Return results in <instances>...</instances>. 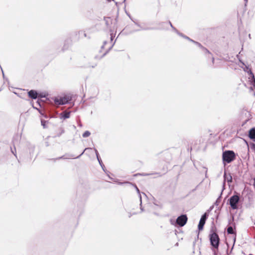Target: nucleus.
Wrapping results in <instances>:
<instances>
[{"mask_svg": "<svg viewBox=\"0 0 255 255\" xmlns=\"http://www.w3.org/2000/svg\"><path fill=\"white\" fill-rule=\"evenodd\" d=\"M245 1H247V0H245Z\"/></svg>", "mask_w": 255, "mask_h": 255, "instance_id": "obj_34", "label": "nucleus"}, {"mask_svg": "<svg viewBox=\"0 0 255 255\" xmlns=\"http://www.w3.org/2000/svg\"><path fill=\"white\" fill-rule=\"evenodd\" d=\"M249 136L251 139H255V128H252L250 130Z\"/></svg>", "mask_w": 255, "mask_h": 255, "instance_id": "obj_11", "label": "nucleus"}, {"mask_svg": "<svg viewBox=\"0 0 255 255\" xmlns=\"http://www.w3.org/2000/svg\"><path fill=\"white\" fill-rule=\"evenodd\" d=\"M107 43V42L106 41H105L104 43V45L102 46V48H103L104 46Z\"/></svg>", "mask_w": 255, "mask_h": 255, "instance_id": "obj_29", "label": "nucleus"}, {"mask_svg": "<svg viewBox=\"0 0 255 255\" xmlns=\"http://www.w3.org/2000/svg\"><path fill=\"white\" fill-rule=\"evenodd\" d=\"M209 240L212 247L215 249L218 250L220 243V238L216 233V228L215 227H212L210 230Z\"/></svg>", "mask_w": 255, "mask_h": 255, "instance_id": "obj_1", "label": "nucleus"}, {"mask_svg": "<svg viewBox=\"0 0 255 255\" xmlns=\"http://www.w3.org/2000/svg\"><path fill=\"white\" fill-rule=\"evenodd\" d=\"M28 96L33 99H36L37 98V93L34 90H30L28 92Z\"/></svg>", "mask_w": 255, "mask_h": 255, "instance_id": "obj_10", "label": "nucleus"}, {"mask_svg": "<svg viewBox=\"0 0 255 255\" xmlns=\"http://www.w3.org/2000/svg\"><path fill=\"white\" fill-rule=\"evenodd\" d=\"M202 49H203V50L204 51H205V52L208 53L209 54H211V53L209 52V51L206 48L203 47Z\"/></svg>", "mask_w": 255, "mask_h": 255, "instance_id": "obj_19", "label": "nucleus"}, {"mask_svg": "<svg viewBox=\"0 0 255 255\" xmlns=\"http://www.w3.org/2000/svg\"><path fill=\"white\" fill-rule=\"evenodd\" d=\"M90 134H91L90 132L87 130L83 133L82 136L83 137H87L89 136Z\"/></svg>", "mask_w": 255, "mask_h": 255, "instance_id": "obj_15", "label": "nucleus"}, {"mask_svg": "<svg viewBox=\"0 0 255 255\" xmlns=\"http://www.w3.org/2000/svg\"><path fill=\"white\" fill-rule=\"evenodd\" d=\"M135 188H136V191H137V193H138V194H140L139 190V189H138V188L137 187V186H135Z\"/></svg>", "mask_w": 255, "mask_h": 255, "instance_id": "obj_25", "label": "nucleus"}, {"mask_svg": "<svg viewBox=\"0 0 255 255\" xmlns=\"http://www.w3.org/2000/svg\"><path fill=\"white\" fill-rule=\"evenodd\" d=\"M94 151H95V153H96V155L97 158H99V157H99V153H98V150H97V149H96V148H94Z\"/></svg>", "mask_w": 255, "mask_h": 255, "instance_id": "obj_20", "label": "nucleus"}, {"mask_svg": "<svg viewBox=\"0 0 255 255\" xmlns=\"http://www.w3.org/2000/svg\"><path fill=\"white\" fill-rule=\"evenodd\" d=\"M193 43H195L197 46H198V47H200L201 49L202 48V47L203 46H202V45L199 42H196L194 40H193V41H192Z\"/></svg>", "mask_w": 255, "mask_h": 255, "instance_id": "obj_18", "label": "nucleus"}, {"mask_svg": "<svg viewBox=\"0 0 255 255\" xmlns=\"http://www.w3.org/2000/svg\"><path fill=\"white\" fill-rule=\"evenodd\" d=\"M223 162L229 163L235 159V153L232 150H227L223 153L222 155Z\"/></svg>", "mask_w": 255, "mask_h": 255, "instance_id": "obj_2", "label": "nucleus"}, {"mask_svg": "<svg viewBox=\"0 0 255 255\" xmlns=\"http://www.w3.org/2000/svg\"><path fill=\"white\" fill-rule=\"evenodd\" d=\"M169 23L170 24V25L171 26V27L173 28V29L175 31V29H176L173 26L172 23H171L170 21L169 22Z\"/></svg>", "mask_w": 255, "mask_h": 255, "instance_id": "obj_23", "label": "nucleus"}, {"mask_svg": "<svg viewBox=\"0 0 255 255\" xmlns=\"http://www.w3.org/2000/svg\"><path fill=\"white\" fill-rule=\"evenodd\" d=\"M41 125L44 128H46V123H47V121H44L43 120H41Z\"/></svg>", "mask_w": 255, "mask_h": 255, "instance_id": "obj_17", "label": "nucleus"}, {"mask_svg": "<svg viewBox=\"0 0 255 255\" xmlns=\"http://www.w3.org/2000/svg\"><path fill=\"white\" fill-rule=\"evenodd\" d=\"M214 58L213 57H212V62L213 63H214Z\"/></svg>", "mask_w": 255, "mask_h": 255, "instance_id": "obj_30", "label": "nucleus"}, {"mask_svg": "<svg viewBox=\"0 0 255 255\" xmlns=\"http://www.w3.org/2000/svg\"><path fill=\"white\" fill-rule=\"evenodd\" d=\"M76 34V35H79V37H80V35L81 34H83L84 37H86L87 36L86 33L84 31H79L77 32Z\"/></svg>", "mask_w": 255, "mask_h": 255, "instance_id": "obj_16", "label": "nucleus"}, {"mask_svg": "<svg viewBox=\"0 0 255 255\" xmlns=\"http://www.w3.org/2000/svg\"><path fill=\"white\" fill-rule=\"evenodd\" d=\"M11 152H12V153L15 155L16 156V154H15V152H16V150H15V148H14V151L11 149Z\"/></svg>", "mask_w": 255, "mask_h": 255, "instance_id": "obj_24", "label": "nucleus"}, {"mask_svg": "<svg viewBox=\"0 0 255 255\" xmlns=\"http://www.w3.org/2000/svg\"><path fill=\"white\" fill-rule=\"evenodd\" d=\"M187 221V216L186 215H182L177 218L176 222L179 226L183 227L186 224Z\"/></svg>", "mask_w": 255, "mask_h": 255, "instance_id": "obj_6", "label": "nucleus"}, {"mask_svg": "<svg viewBox=\"0 0 255 255\" xmlns=\"http://www.w3.org/2000/svg\"><path fill=\"white\" fill-rule=\"evenodd\" d=\"M45 118H47V116H44Z\"/></svg>", "mask_w": 255, "mask_h": 255, "instance_id": "obj_33", "label": "nucleus"}, {"mask_svg": "<svg viewBox=\"0 0 255 255\" xmlns=\"http://www.w3.org/2000/svg\"><path fill=\"white\" fill-rule=\"evenodd\" d=\"M139 198H140V210H141V211H143V209L141 206V197L140 194H139Z\"/></svg>", "mask_w": 255, "mask_h": 255, "instance_id": "obj_22", "label": "nucleus"}, {"mask_svg": "<svg viewBox=\"0 0 255 255\" xmlns=\"http://www.w3.org/2000/svg\"><path fill=\"white\" fill-rule=\"evenodd\" d=\"M227 232L229 234H234L235 233L233 227L231 226H230L227 228Z\"/></svg>", "mask_w": 255, "mask_h": 255, "instance_id": "obj_14", "label": "nucleus"}, {"mask_svg": "<svg viewBox=\"0 0 255 255\" xmlns=\"http://www.w3.org/2000/svg\"><path fill=\"white\" fill-rule=\"evenodd\" d=\"M175 31L176 32V33L177 34H178L179 36L186 39H188V40H189L190 41H193V40L190 39L189 37H188V36H185L183 34L179 32L176 29H175Z\"/></svg>", "mask_w": 255, "mask_h": 255, "instance_id": "obj_12", "label": "nucleus"}, {"mask_svg": "<svg viewBox=\"0 0 255 255\" xmlns=\"http://www.w3.org/2000/svg\"><path fill=\"white\" fill-rule=\"evenodd\" d=\"M72 100L70 96H65L60 98H55L54 103L57 105H63L68 103Z\"/></svg>", "mask_w": 255, "mask_h": 255, "instance_id": "obj_4", "label": "nucleus"}, {"mask_svg": "<svg viewBox=\"0 0 255 255\" xmlns=\"http://www.w3.org/2000/svg\"><path fill=\"white\" fill-rule=\"evenodd\" d=\"M92 150L91 148H86L84 151L77 157H74L73 155H71L69 157H66L65 155L58 157L57 159H69V158H78L80 157L85 151Z\"/></svg>", "mask_w": 255, "mask_h": 255, "instance_id": "obj_8", "label": "nucleus"}, {"mask_svg": "<svg viewBox=\"0 0 255 255\" xmlns=\"http://www.w3.org/2000/svg\"><path fill=\"white\" fill-rule=\"evenodd\" d=\"M142 175L146 176V175H149L150 174H141Z\"/></svg>", "mask_w": 255, "mask_h": 255, "instance_id": "obj_28", "label": "nucleus"}, {"mask_svg": "<svg viewBox=\"0 0 255 255\" xmlns=\"http://www.w3.org/2000/svg\"><path fill=\"white\" fill-rule=\"evenodd\" d=\"M97 159H98L99 163L100 164L101 166H102L103 162H102V161L101 159L100 158V157L97 158Z\"/></svg>", "mask_w": 255, "mask_h": 255, "instance_id": "obj_21", "label": "nucleus"}, {"mask_svg": "<svg viewBox=\"0 0 255 255\" xmlns=\"http://www.w3.org/2000/svg\"><path fill=\"white\" fill-rule=\"evenodd\" d=\"M230 205L233 209H238V204L240 201V197L237 195H234L230 198Z\"/></svg>", "mask_w": 255, "mask_h": 255, "instance_id": "obj_5", "label": "nucleus"}, {"mask_svg": "<svg viewBox=\"0 0 255 255\" xmlns=\"http://www.w3.org/2000/svg\"><path fill=\"white\" fill-rule=\"evenodd\" d=\"M101 167H102V169H103V170H105V169H104L105 166H104V165L103 164V163H102V166H101Z\"/></svg>", "mask_w": 255, "mask_h": 255, "instance_id": "obj_26", "label": "nucleus"}, {"mask_svg": "<svg viewBox=\"0 0 255 255\" xmlns=\"http://www.w3.org/2000/svg\"><path fill=\"white\" fill-rule=\"evenodd\" d=\"M208 214L205 213L201 217L198 226V228L199 230H202L203 228L204 225L205 224L206 220H207Z\"/></svg>", "mask_w": 255, "mask_h": 255, "instance_id": "obj_7", "label": "nucleus"}, {"mask_svg": "<svg viewBox=\"0 0 255 255\" xmlns=\"http://www.w3.org/2000/svg\"><path fill=\"white\" fill-rule=\"evenodd\" d=\"M113 45H114V44L113 45H112V46L110 48V49H111L113 46Z\"/></svg>", "mask_w": 255, "mask_h": 255, "instance_id": "obj_32", "label": "nucleus"}, {"mask_svg": "<svg viewBox=\"0 0 255 255\" xmlns=\"http://www.w3.org/2000/svg\"><path fill=\"white\" fill-rule=\"evenodd\" d=\"M37 110L39 111V112L42 115H43V114L41 113V112L38 109H37Z\"/></svg>", "mask_w": 255, "mask_h": 255, "instance_id": "obj_27", "label": "nucleus"}, {"mask_svg": "<svg viewBox=\"0 0 255 255\" xmlns=\"http://www.w3.org/2000/svg\"><path fill=\"white\" fill-rule=\"evenodd\" d=\"M224 177V181H227L228 183L231 182L232 181V177L230 173L227 174L226 172H225Z\"/></svg>", "mask_w": 255, "mask_h": 255, "instance_id": "obj_9", "label": "nucleus"}, {"mask_svg": "<svg viewBox=\"0 0 255 255\" xmlns=\"http://www.w3.org/2000/svg\"><path fill=\"white\" fill-rule=\"evenodd\" d=\"M111 40H113V35H111Z\"/></svg>", "mask_w": 255, "mask_h": 255, "instance_id": "obj_31", "label": "nucleus"}, {"mask_svg": "<svg viewBox=\"0 0 255 255\" xmlns=\"http://www.w3.org/2000/svg\"><path fill=\"white\" fill-rule=\"evenodd\" d=\"M70 112H66V111H65L64 112L62 115V117L65 119H68L70 117Z\"/></svg>", "mask_w": 255, "mask_h": 255, "instance_id": "obj_13", "label": "nucleus"}, {"mask_svg": "<svg viewBox=\"0 0 255 255\" xmlns=\"http://www.w3.org/2000/svg\"><path fill=\"white\" fill-rule=\"evenodd\" d=\"M239 60L243 65L245 66V68H244V70L250 75V77H249V79L250 84L252 86V88H253L254 89H255V77L254 73L252 72V70L248 66L245 65V63L241 60Z\"/></svg>", "mask_w": 255, "mask_h": 255, "instance_id": "obj_3", "label": "nucleus"}]
</instances>
